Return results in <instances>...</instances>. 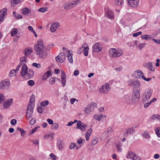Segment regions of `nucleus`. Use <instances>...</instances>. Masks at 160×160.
I'll return each mask as SVG.
<instances>
[{"instance_id":"69168bd1","label":"nucleus","mask_w":160,"mask_h":160,"mask_svg":"<svg viewBox=\"0 0 160 160\" xmlns=\"http://www.w3.org/2000/svg\"><path fill=\"white\" fill-rule=\"evenodd\" d=\"M75 146H76V145L75 143H71L69 146V148L71 149H73Z\"/></svg>"},{"instance_id":"39448f33","label":"nucleus","mask_w":160,"mask_h":160,"mask_svg":"<svg viewBox=\"0 0 160 160\" xmlns=\"http://www.w3.org/2000/svg\"><path fill=\"white\" fill-rule=\"evenodd\" d=\"M152 95V92L150 90H146L143 93L142 99L143 102H145L148 101Z\"/></svg>"},{"instance_id":"2f4dec72","label":"nucleus","mask_w":160,"mask_h":160,"mask_svg":"<svg viewBox=\"0 0 160 160\" xmlns=\"http://www.w3.org/2000/svg\"><path fill=\"white\" fill-rule=\"evenodd\" d=\"M18 33L17 29L16 28L12 29L11 32V35L12 37L16 35Z\"/></svg>"},{"instance_id":"6ab92c4d","label":"nucleus","mask_w":160,"mask_h":160,"mask_svg":"<svg viewBox=\"0 0 160 160\" xmlns=\"http://www.w3.org/2000/svg\"><path fill=\"white\" fill-rule=\"evenodd\" d=\"M22 14L27 15L28 14L29 16H32L31 13V10H29L28 8H24L22 10Z\"/></svg>"},{"instance_id":"dca6fc26","label":"nucleus","mask_w":160,"mask_h":160,"mask_svg":"<svg viewBox=\"0 0 160 160\" xmlns=\"http://www.w3.org/2000/svg\"><path fill=\"white\" fill-rule=\"evenodd\" d=\"M7 10L6 8H3L0 10V22L2 20L4 16L6 14Z\"/></svg>"},{"instance_id":"423d86ee","label":"nucleus","mask_w":160,"mask_h":160,"mask_svg":"<svg viewBox=\"0 0 160 160\" xmlns=\"http://www.w3.org/2000/svg\"><path fill=\"white\" fill-rule=\"evenodd\" d=\"M96 105V104L94 102L89 103L84 109V112L87 114H89L94 110Z\"/></svg>"},{"instance_id":"f3484780","label":"nucleus","mask_w":160,"mask_h":160,"mask_svg":"<svg viewBox=\"0 0 160 160\" xmlns=\"http://www.w3.org/2000/svg\"><path fill=\"white\" fill-rule=\"evenodd\" d=\"M135 129L133 128H129L127 129L124 134V137H127L129 134H132L134 133Z\"/></svg>"},{"instance_id":"a878e982","label":"nucleus","mask_w":160,"mask_h":160,"mask_svg":"<svg viewBox=\"0 0 160 160\" xmlns=\"http://www.w3.org/2000/svg\"><path fill=\"white\" fill-rule=\"evenodd\" d=\"M24 51L25 56L27 57L31 54L32 50L31 48H26L25 49Z\"/></svg>"},{"instance_id":"f03ea898","label":"nucleus","mask_w":160,"mask_h":160,"mask_svg":"<svg viewBox=\"0 0 160 160\" xmlns=\"http://www.w3.org/2000/svg\"><path fill=\"white\" fill-rule=\"evenodd\" d=\"M123 51L120 49L111 48L109 50V54L111 58H117L121 56Z\"/></svg>"},{"instance_id":"393cba45","label":"nucleus","mask_w":160,"mask_h":160,"mask_svg":"<svg viewBox=\"0 0 160 160\" xmlns=\"http://www.w3.org/2000/svg\"><path fill=\"white\" fill-rule=\"evenodd\" d=\"M68 53L67 57L68 58V60L69 62L72 63L73 62V60L72 58V54L70 53V52L69 51H68Z\"/></svg>"},{"instance_id":"5fc2aeb1","label":"nucleus","mask_w":160,"mask_h":160,"mask_svg":"<svg viewBox=\"0 0 160 160\" xmlns=\"http://www.w3.org/2000/svg\"><path fill=\"white\" fill-rule=\"evenodd\" d=\"M55 78H52L50 79L49 82L50 84H52L55 83Z\"/></svg>"},{"instance_id":"09e8293b","label":"nucleus","mask_w":160,"mask_h":160,"mask_svg":"<svg viewBox=\"0 0 160 160\" xmlns=\"http://www.w3.org/2000/svg\"><path fill=\"white\" fill-rule=\"evenodd\" d=\"M28 83L29 86H32L34 84L35 82L32 80H30L28 81Z\"/></svg>"},{"instance_id":"bb28decb","label":"nucleus","mask_w":160,"mask_h":160,"mask_svg":"<svg viewBox=\"0 0 160 160\" xmlns=\"http://www.w3.org/2000/svg\"><path fill=\"white\" fill-rule=\"evenodd\" d=\"M80 1L79 0H76L75 1H72L70 2L72 8L76 6V5L79 3L80 2Z\"/></svg>"},{"instance_id":"5701e85b","label":"nucleus","mask_w":160,"mask_h":160,"mask_svg":"<svg viewBox=\"0 0 160 160\" xmlns=\"http://www.w3.org/2000/svg\"><path fill=\"white\" fill-rule=\"evenodd\" d=\"M34 73L33 71L30 70L28 71H27V72L25 77L27 78L28 79H29L32 78L34 75Z\"/></svg>"},{"instance_id":"ddd939ff","label":"nucleus","mask_w":160,"mask_h":160,"mask_svg":"<svg viewBox=\"0 0 160 160\" xmlns=\"http://www.w3.org/2000/svg\"><path fill=\"white\" fill-rule=\"evenodd\" d=\"M128 5L133 8L136 7L138 4L139 0H127Z\"/></svg>"},{"instance_id":"de8ad7c7","label":"nucleus","mask_w":160,"mask_h":160,"mask_svg":"<svg viewBox=\"0 0 160 160\" xmlns=\"http://www.w3.org/2000/svg\"><path fill=\"white\" fill-rule=\"evenodd\" d=\"M58 128V124L57 123H53L52 126V128L53 129H57Z\"/></svg>"},{"instance_id":"e2e57ef3","label":"nucleus","mask_w":160,"mask_h":160,"mask_svg":"<svg viewBox=\"0 0 160 160\" xmlns=\"http://www.w3.org/2000/svg\"><path fill=\"white\" fill-rule=\"evenodd\" d=\"M17 123V120L15 119H12L11 121V124L12 125H15Z\"/></svg>"},{"instance_id":"a211bd4d","label":"nucleus","mask_w":160,"mask_h":160,"mask_svg":"<svg viewBox=\"0 0 160 160\" xmlns=\"http://www.w3.org/2000/svg\"><path fill=\"white\" fill-rule=\"evenodd\" d=\"M61 78H62V86L64 87L66 83V76L65 72L63 70L61 71Z\"/></svg>"},{"instance_id":"bf43d9fd","label":"nucleus","mask_w":160,"mask_h":160,"mask_svg":"<svg viewBox=\"0 0 160 160\" xmlns=\"http://www.w3.org/2000/svg\"><path fill=\"white\" fill-rule=\"evenodd\" d=\"M142 33V32H138L133 33L132 34V36L133 37H136L138 35H141Z\"/></svg>"},{"instance_id":"c03bdc74","label":"nucleus","mask_w":160,"mask_h":160,"mask_svg":"<svg viewBox=\"0 0 160 160\" xmlns=\"http://www.w3.org/2000/svg\"><path fill=\"white\" fill-rule=\"evenodd\" d=\"M142 136L143 137L146 138H149L150 137L148 133L147 132H145L144 134H142Z\"/></svg>"},{"instance_id":"79ce46f5","label":"nucleus","mask_w":160,"mask_h":160,"mask_svg":"<svg viewBox=\"0 0 160 160\" xmlns=\"http://www.w3.org/2000/svg\"><path fill=\"white\" fill-rule=\"evenodd\" d=\"M48 10V8L47 7H43L39 8L38 9V11L41 12H45L47 11Z\"/></svg>"},{"instance_id":"ea45409f","label":"nucleus","mask_w":160,"mask_h":160,"mask_svg":"<svg viewBox=\"0 0 160 160\" xmlns=\"http://www.w3.org/2000/svg\"><path fill=\"white\" fill-rule=\"evenodd\" d=\"M49 104V102L48 100H45L41 102V105L42 107H45L47 106Z\"/></svg>"},{"instance_id":"49530a36","label":"nucleus","mask_w":160,"mask_h":160,"mask_svg":"<svg viewBox=\"0 0 160 160\" xmlns=\"http://www.w3.org/2000/svg\"><path fill=\"white\" fill-rule=\"evenodd\" d=\"M92 128H90L86 132L85 134V136H90L92 132Z\"/></svg>"},{"instance_id":"4468645a","label":"nucleus","mask_w":160,"mask_h":160,"mask_svg":"<svg viewBox=\"0 0 160 160\" xmlns=\"http://www.w3.org/2000/svg\"><path fill=\"white\" fill-rule=\"evenodd\" d=\"M59 26V24L58 22H55L52 24L50 27V30L53 32L56 31L57 28Z\"/></svg>"},{"instance_id":"338daca9","label":"nucleus","mask_w":160,"mask_h":160,"mask_svg":"<svg viewBox=\"0 0 160 160\" xmlns=\"http://www.w3.org/2000/svg\"><path fill=\"white\" fill-rule=\"evenodd\" d=\"M152 103L150 101L149 102H147L144 105V107L145 108H148L151 104Z\"/></svg>"},{"instance_id":"f704fd0d","label":"nucleus","mask_w":160,"mask_h":160,"mask_svg":"<svg viewBox=\"0 0 160 160\" xmlns=\"http://www.w3.org/2000/svg\"><path fill=\"white\" fill-rule=\"evenodd\" d=\"M89 48L88 46L85 47L83 50V53L85 56H87L88 55V52Z\"/></svg>"},{"instance_id":"412c9836","label":"nucleus","mask_w":160,"mask_h":160,"mask_svg":"<svg viewBox=\"0 0 160 160\" xmlns=\"http://www.w3.org/2000/svg\"><path fill=\"white\" fill-rule=\"evenodd\" d=\"M106 16L109 19H113L114 18L113 13L112 11L111 10H108L106 12Z\"/></svg>"},{"instance_id":"58836bf2","label":"nucleus","mask_w":160,"mask_h":160,"mask_svg":"<svg viewBox=\"0 0 160 160\" xmlns=\"http://www.w3.org/2000/svg\"><path fill=\"white\" fill-rule=\"evenodd\" d=\"M18 129L21 132L22 136L23 137L26 134V132L22 128L18 127Z\"/></svg>"},{"instance_id":"aec40b11","label":"nucleus","mask_w":160,"mask_h":160,"mask_svg":"<svg viewBox=\"0 0 160 160\" xmlns=\"http://www.w3.org/2000/svg\"><path fill=\"white\" fill-rule=\"evenodd\" d=\"M125 102L127 104H131L132 102V99H131V97L130 95H125L124 97Z\"/></svg>"},{"instance_id":"8fccbe9b","label":"nucleus","mask_w":160,"mask_h":160,"mask_svg":"<svg viewBox=\"0 0 160 160\" xmlns=\"http://www.w3.org/2000/svg\"><path fill=\"white\" fill-rule=\"evenodd\" d=\"M16 74V71L14 69L11 70V77L15 76Z\"/></svg>"},{"instance_id":"603ef678","label":"nucleus","mask_w":160,"mask_h":160,"mask_svg":"<svg viewBox=\"0 0 160 160\" xmlns=\"http://www.w3.org/2000/svg\"><path fill=\"white\" fill-rule=\"evenodd\" d=\"M4 97L3 95L0 93V104L4 100Z\"/></svg>"},{"instance_id":"f8f14e48","label":"nucleus","mask_w":160,"mask_h":160,"mask_svg":"<svg viewBox=\"0 0 160 160\" xmlns=\"http://www.w3.org/2000/svg\"><path fill=\"white\" fill-rule=\"evenodd\" d=\"M65 59V56L64 53L62 52L60 53L59 55L57 56L55 58L56 61L59 63L63 62Z\"/></svg>"},{"instance_id":"774afa93","label":"nucleus","mask_w":160,"mask_h":160,"mask_svg":"<svg viewBox=\"0 0 160 160\" xmlns=\"http://www.w3.org/2000/svg\"><path fill=\"white\" fill-rule=\"evenodd\" d=\"M36 123V120L34 118H32L31 120L30 123L31 125H34Z\"/></svg>"},{"instance_id":"e433bc0d","label":"nucleus","mask_w":160,"mask_h":160,"mask_svg":"<svg viewBox=\"0 0 160 160\" xmlns=\"http://www.w3.org/2000/svg\"><path fill=\"white\" fill-rule=\"evenodd\" d=\"M22 0H12L11 6L13 7L15 4H19L20 3Z\"/></svg>"},{"instance_id":"13d9d810","label":"nucleus","mask_w":160,"mask_h":160,"mask_svg":"<svg viewBox=\"0 0 160 160\" xmlns=\"http://www.w3.org/2000/svg\"><path fill=\"white\" fill-rule=\"evenodd\" d=\"M152 118L153 119H155L156 118L160 120V115L158 114L154 115L153 116Z\"/></svg>"},{"instance_id":"c85d7f7f","label":"nucleus","mask_w":160,"mask_h":160,"mask_svg":"<svg viewBox=\"0 0 160 160\" xmlns=\"http://www.w3.org/2000/svg\"><path fill=\"white\" fill-rule=\"evenodd\" d=\"M143 73L141 71H137L135 72V74L136 75H137L136 76V77L137 78H140L141 77H142V76H143Z\"/></svg>"},{"instance_id":"3c124183","label":"nucleus","mask_w":160,"mask_h":160,"mask_svg":"<svg viewBox=\"0 0 160 160\" xmlns=\"http://www.w3.org/2000/svg\"><path fill=\"white\" fill-rule=\"evenodd\" d=\"M155 132L158 136V137L159 134H160V128L159 127L155 129Z\"/></svg>"},{"instance_id":"f257e3e1","label":"nucleus","mask_w":160,"mask_h":160,"mask_svg":"<svg viewBox=\"0 0 160 160\" xmlns=\"http://www.w3.org/2000/svg\"><path fill=\"white\" fill-rule=\"evenodd\" d=\"M34 50L36 55L39 58L45 59L47 58L48 55V50L44 45L42 40H38L34 45Z\"/></svg>"},{"instance_id":"6e6d98bb","label":"nucleus","mask_w":160,"mask_h":160,"mask_svg":"<svg viewBox=\"0 0 160 160\" xmlns=\"http://www.w3.org/2000/svg\"><path fill=\"white\" fill-rule=\"evenodd\" d=\"M32 66L36 67L37 68H39L41 67V66L40 64L34 62L32 64Z\"/></svg>"},{"instance_id":"b1692460","label":"nucleus","mask_w":160,"mask_h":160,"mask_svg":"<svg viewBox=\"0 0 160 160\" xmlns=\"http://www.w3.org/2000/svg\"><path fill=\"white\" fill-rule=\"evenodd\" d=\"M32 101L29 102L27 108V111H29V112H32L34 103H32Z\"/></svg>"},{"instance_id":"9b49d317","label":"nucleus","mask_w":160,"mask_h":160,"mask_svg":"<svg viewBox=\"0 0 160 160\" xmlns=\"http://www.w3.org/2000/svg\"><path fill=\"white\" fill-rule=\"evenodd\" d=\"M82 123L80 121H78L77 123V128H78L80 129L82 131L84 132L86 130V128L87 126V124H84L82 125Z\"/></svg>"},{"instance_id":"c756f323","label":"nucleus","mask_w":160,"mask_h":160,"mask_svg":"<svg viewBox=\"0 0 160 160\" xmlns=\"http://www.w3.org/2000/svg\"><path fill=\"white\" fill-rule=\"evenodd\" d=\"M13 14L14 17L17 19H20L22 18V16L21 15L17 14L15 11L13 12Z\"/></svg>"},{"instance_id":"9d476101","label":"nucleus","mask_w":160,"mask_h":160,"mask_svg":"<svg viewBox=\"0 0 160 160\" xmlns=\"http://www.w3.org/2000/svg\"><path fill=\"white\" fill-rule=\"evenodd\" d=\"M102 50V45L99 43H96L92 46V52H99Z\"/></svg>"},{"instance_id":"a19ab883","label":"nucleus","mask_w":160,"mask_h":160,"mask_svg":"<svg viewBox=\"0 0 160 160\" xmlns=\"http://www.w3.org/2000/svg\"><path fill=\"white\" fill-rule=\"evenodd\" d=\"M141 38L145 40H148L149 39L151 38V37L150 35H142L141 36Z\"/></svg>"},{"instance_id":"680f3d73","label":"nucleus","mask_w":160,"mask_h":160,"mask_svg":"<svg viewBox=\"0 0 160 160\" xmlns=\"http://www.w3.org/2000/svg\"><path fill=\"white\" fill-rule=\"evenodd\" d=\"M85 140H82V138H79L78 140L77 143L79 144H81L83 142H85Z\"/></svg>"},{"instance_id":"052dcab7","label":"nucleus","mask_w":160,"mask_h":160,"mask_svg":"<svg viewBox=\"0 0 160 160\" xmlns=\"http://www.w3.org/2000/svg\"><path fill=\"white\" fill-rule=\"evenodd\" d=\"M98 142V140H97V138H93V139L92 141V144L93 145H95Z\"/></svg>"},{"instance_id":"4d7b16f0","label":"nucleus","mask_w":160,"mask_h":160,"mask_svg":"<svg viewBox=\"0 0 160 160\" xmlns=\"http://www.w3.org/2000/svg\"><path fill=\"white\" fill-rule=\"evenodd\" d=\"M38 112L40 113H42L43 111V108L39 107L37 109Z\"/></svg>"},{"instance_id":"72a5a7b5","label":"nucleus","mask_w":160,"mask_h":160,"mask_svg":"<svg viewBox=\"0 0 160 160\" xmlns=\"http://www.w3.org/2000/svg\"><path fill=\"white\" fill-rule=\"evenodd\" d=\"M123 3V0H115V3L117 6H121Z\"/></svg>"},{"instance_id":"0eeeda50","label":"nucleus","mask_w":160,"mask_h":160,"mask_svg":"<svg viewBox=\"0 0 160 160\" xmlns=\"http://www.w3.org/2000/svg\"><path fill=\"white\" fill-rule=\"evenodd\" d=\"M10 82L8 79L2 80L0 82V89L4 90L6 89L9 87Z\"/></svg>"},{"instance_id":"6e6552de","label":"nucleus","mask_w":160,"mask_h":160,"mask_svg":"<svg viewBox=\"0 0 160 160\" xmlns=\"http://www.w3.org/2000/svg\"><path fill=\"white\" fill-rule=\"evenodd\" d=\"M128 159H131L133 160H140L141 158L132 152H129L126 156Z\"/></svg>"},{"instance_id":"0e129e2a","label":"nucleus","mask_w":160,"mask_h":160,"mask_svg":"<svg viewBox=\"0 0 160 160\" xmlns=\"http://www.w3.org/2000/svg\"><path fill=\"white\" fill-rule=\"evenodd\" d=\"M32 142L35 145H38L39 144V140L38 139H33Z\"/></svg>"},{"instance_id":"37998d69","label":"nucleus","mask_w":160,"mask_h":160,"mask_svg":"<svg viewBox=\"0 0 160 160\" xmlns=\"http://www.w3.org/2000/svg\"><path fill=\"white\" fill-rule=\"evenodd\" d=\"M113 132V130L111 127L108 128L107 130L106 131L104 132L106 134L111 133Z\"/></svg>"},{"instance_id":"4c0bfd02","label":"nucleus","mask_w":160,"mask_h":160,"mask_svg":"<svg viewBox=\"0 0 160 160\" xmlns=\"http://www.w3.org/2000/svg\"><path fill=\"white\" fill-rule=\"evenodd\" d=\"M32 112H27L26 113V118L27 119H29V118H31L32 117V115L33 114Z\"/></svg>"},{"instance_id":"2eb2a0df","label":"nucleus","mask_w":160,"mask_h":160,"mask_svg":"<svg viewBox=\"0 0 160 160\" xmlns=\"http://www.w3.org/2000/svg\"><path fill=\"white\" fill-rule=\"evenodd\" d=\"M28 68V67L26 64H24L23 65L20 72L22 76L25 77L27 72Z\"/></svg>"},{"instance_id":"c9c22d12","label":"nucleus","mask_w":160,"mask_h":160,"mask_svg":"<svg viewBox=\"0 0 160 160\" xmlns=\"http://www.w3.org/2000/svg\"><path fill=\"white\" fill-rule=\"evenodd\" d=\"M3 107L5 108H8L10 106V101H5L3 103Z\"/></svg>"},{"instance_id":"20e7f679","label":"nucleus","mask_w":160,"mask_h":160,"mask_svg":"<svg viewBox=\"0 0 160 160\" xmlns=\"http://www.w3.org/2000/svg\"><path fill=\"white\" fill-rule=\"evenodd\" d=\"M140 89H137L136 90L133 89V92L132 95V101L135 102L137 99H138L140 97Z\"/></svg>"},{"instance_id":"1a4fd4ad","label":"nucleus","mask_w":160,"mask_h":160,"mask_svg":"<svg viewBox=\"0 0 160 160\" xmlns=\"http://www.w3.org/2000/svg\"><path fill=\"white\" fill-rule=\"evenodd\" d=\"M110 88L108 83H105L99 88L100 92L103 93L107 92Z\"/></svg>"},{"instance_id":"7ed1b4c3","label":"nucleus","mask_w":160,"mask_h":160,"mask_svg":"<svg viewBox=\"0 0 160 160\" xmlns=\"http://www.w3.org/2000/svg\"><path fill=\"white\" fill-rule=\"evenodd\" d=\"M128 84L133 88H138L141 86V84L138 80L130 79L128 81Z\"/></svg>"},{"instance_id":"a18cd8bd","label":"nucleus","mask_w":160,"mask_h":160,"mask_svg":"<svg viewBox=\"0 0 160 160\" xmlns=\"http://www.w3.org/2000/svg\"><path fill=\"white\" fill-rule=\"evenodd\" d=\"M35 100V96L34 94H32L30 97V100L29 102L32 101V103H34Z\"/></svg>"},{"instance_id":"864d4df0","label":"nucleus","mask_w":160,"mask_h":160,"mask_svg":"<svg viewBox=\"0 0 160 160\" xmlns=\"http://www.w3.org/2000/svg\"><path fill=\"white\" fill-rule=\"evenodd\" d=\"M40 128V127L39 126H37L36 127H35L34 128H33L31 132H30V134H33L37 130L38 128Z\"/></svg>"},{"instance_id":"473e14b6","label":"nucleus","mask_w":160,"mask_h":160,"mask_svg":"<svg viewBox=\"0 0 160 160\" xmlns=\"http://www.w3.org/2000/svg\"><path fill=\"white\" fill-rule=\"evenodd\" d=\"M27 58L25 57H23L20 58V64H24L26 62Z\"/></svg>"},{"instance_id":"cd10ccee","label":"nucleus","mask_w":160,"mask_h":160,"mask_svg":"<svg viewBox=\"0 0 160 160\" xmlns=\"http://www.w3.org/2000/svg\"><path fill=\"white\" fill-rule=\"evenodd\" d=\"M147 67L150 70L153 71L155 70L154 68L152 67V64L150 62H148L146 63Z\"/></svg>"},{"instance_id":"4be33fe9","label":"nucleus","mask_w":160,"mask_h":160,"mask_svg":"<svg viewBox=\"0 0 160 160\" xmlns=\"http://www.w3.org/2000/svg\"><path fill=\"white\" fill-rule=\"evenodd\" d=\"M57 146L59 150H62V148L64 146V144L63 141L61 139L58 140L57 143Z\"/></svg>"},{"instance_id":"7c9ffc66","label":"nucleus","mask_w":160,"mask_h":160,"mask_svg":"<svg viewBox=\"0 0 160 160\" xmlns=\"http://www.w3.org/2000/svg\"><path fill=\"white\" fill-rule=\"evenodd\" d=\"M63 7L64 9H69L72 8L69 2L66 3L64 4Z\"/></svg>"}]
</instances>
